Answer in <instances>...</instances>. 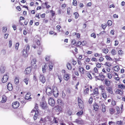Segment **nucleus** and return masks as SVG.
I'll use <instances>...</instances> for the list:
<instances>
[{
	"label": "nucleus",
	"mask_w": 125,
	"mask_h": 125,
	"mask_svg": "<svg viewBox=\"0 0 125 125\" xmlns=\"http://www.w3.org/2000/svg\"><path fill=\"white\" fill-rule=\"evenodd\" d=\"M39 112L38 111V107L36 105L33 109L31 111V115H33L34 114L33 117V119L34 120H36L38 118L39 115Z\"/></svg>",
	"instance_id": "f257e3e1"
},
{
	"label": "nucleus",
	"mask_w": 125,
	"mask_h": 125,
	"mask_svg": "<svg viewBox=\"0 0 125 125\" xmlns=\"http://www.w3.org/2000/svg\"><path fill=\"white\" fill-rule=\"evenodd\" d=\"M78 106L80 108L83 109L84 107V105L82 101L79 97L78 98Z\"/></svg>",
	"instance_id": "f03ea898"
},
{
	"label": "nucleus",
	"mask_w": 125,
	"mask_h": 125,
	"mask_svg": "<svg viewBox=\"0 0 125 125\" xmlns=\"http://www.w3.org/2000/svg\"><path fill=\"white\" fill-rule=\"evenodd\" d=\"M48 99L49 104L51 106H53L55 104V102L54 100L52 98H50Z\"/></svg>",
	"instance_id": "7ed1b4c3"
},
{
	"label": "nucleus",
	"mask_w": 125,
	"mask_h": 125,
	"mask_svg": "<svg viewBox=\"0 0 125 125\" xmlns=\"http://www.w3.org/2000/svg\"><path fill=\"white\" fill-rule=\"evenodd\" d=\"M46 92L47 94L48 95H51L52 93V90L51 87L48 86L46 88Z\"/></svg>",
	"instance_id": "20e7f679"
},
{
	"label": "nucleus",
	"mask_w": 125,
	"mask_h": 125,
	"mask_svg": "<svg viewBox=\"0 0 125 125\" xmlns=\"http://www.w3.org/2000/svg\"><path fill=\"white\" fill-rule=\"evenodd\" d=\"M99 75V76L100 77V78H98V76H95V78L96 79H97V80L103 81L104 79L105 78L104 75H103L102 72H101V73H100Z\"/></svg>",
	"instance_id": "39448f33"
},
{
	"label": "nucleus",
	"mask_w": 125,
	"mask_h": 125,
	"mask_svg": "<svg viewBox=\"0 0 125 125\" xmlns=\"http://www.w3.org/2000/svg\"><path fill=\"white\" fill-rule=\"evenodd\" d=\"M41 106L42 109H45L47 108V104L45 101H43L41 103Z\"/></svg>",
	"instance_id": "423d86ee"
},
{
	"label": "nucleus",
	"mask_w": 125,
	"mask_h": 125,
	"mask_svg": "<svg viewBox=\"0 0 125 125\" xmlns=\"http://www.w3.org/2000/svg\"><path fill=\"white\" fill-rule=\"evenodd\" d=\"M19 105V103L17 101L13 103L12 104V107L14 109L17 108L18 107Z\"/></svg>",
	"instance_id": "0eeeda50"
},
{
	"label": "nucleus",
	"mask_w": 125,
	"mask_h": 125,
	"mask_svg": "<svg viewBox=\"0 0 125 125\" xmlns=\"http://www.w3.org/2000/svg\"><path fill=\"white\" fill-rule=\"evenodd\" d=\"M52 93L55 97H57L59 93L58 92L56 88L55 89H53Z\"/></svg>",
	"instance_id": "6e6552de"
},
{
	"label": "nucleus",
	"mask_w": 125,
	"mask_h": 125,
	"mask_svg": "<svg viewBox=\"0 0 125 125\" xmlns=\"http://www.w3.org/2000/svg\"><path fill=\"white\" fill-rule=\"evenodd\" d=\"M8 77V76L7 74L4 75L2 79V82L3 83H6L7 81Z\"/></svg>",
	"instance_id": "1a4fd4ad"
},
{
	"label": "nucleus",
	"mask_w": 125,
	"mask_h": 125,
	"mask_svg": "<svg viewBox=\"0 0 125 125\" xmlns=\"http://www.w3.org/2000/svg\"><path fill=\"white\" fill-rule=\"evenodd\" d=\"M40 81L41 82L43 83H44L46 81L45 78L44 76L41 74H40Z\"/></svg>",
	"instance_id": "9d476101"
},
{
	"label": "nucleus",
	"mask_w": 125,
	"mask_h": 125,
	"mask_svg": "<svg viewBox=\"0 0 125 125\" xmlns=\"http://www.w3.org/2000/svg\"><path fill=\"white\" fill-rule=\"evenodd\" d=\"M31 67H28L26 68L25 71V74H30L31 71Z\"/></svg>",
	"instance_id": "9b49d317"
},
{
	"label": "nucleus",
	"mask_w": 125,
	"mask_h": 125,
	"mask_svg": "<svg viewBox=\"0 0 125 125\" xmlns=\"http://www.w3.org/2000/svg\"><path fill=\"white\" fill-rule=\"evenodd\" d=\"M99 92L98 91V89L97 88H95L93 91V93L91 95H94V96H97L98 95Z\"/></svg>",
	"instance_id": "f8f14e48"
},
{
	"label": "nucleus",
	"mask_w": 125,
	"mask_h": 125,
	"mask_svg": "<svg viewBox=\"0 0 125 125\" xmlns=\"http://www.w3.org/2000/svg\"><path fill=\"white\" fill-rule=\"evenodd\" d=\"M70 78L69 75L68 74L65 73L64 75L63 78L66 81H67Z\"/></svg>",
	"instance_id": "ddd939ff"
},
{
	"label": "nucleus",
	"mask_w": 125,
	"mask_h": 125,
	"mask_svg": "<svg viewBox=\"0 0 125 125\" xmlns=\"http://www.w3.org/2000/svg\"><path fill=\"white\" fill-rule=\"evenodd\" d=\"M94 110L95 111L97 110L99 108V106L96 103H94L93 105Z\"/></svg>",
	"instance_id": "4468645a"
},
{
	"label": "nucleus",
	"mask_w": 125,
	"mask_h": 125,
	"mask_svg": "<svg viewBox=\"0 0 125 125\" xmlns=\"http://www.w3.org/2000/svg\"><path fill=\"white\" fill-rule=\"evenodd\" d=\"M22 55L24 57H27L28 55L27 51H26L25 49L23 50L22 51Z\"/></svg>",
	"instance_id": "2eb2a0df"
},
{
	"label": "nucleus",
	"mask_w": 125,
	"mask_h": 125,
	"mask_svg": "<svg viewBox=\"0 0 125 125\" xmlns=\"http://www.w3.org/2000/svg\"><path fill=\"white\" fill-rule=\"evenodd\" d=\"M123 91L121 89H117L115 91V93L117 94L122 95L123 94Z\"/></svg>",
	"instance_id": "dca6fc26"
},
{
	"label": "nucleus",
	"mask_w": 125,
	"mask_h": 125,
	"mask_svg": "<svg viewBox=\"0 0 125 125\" xmlns=\"http://www.w3.org/2000/svg\"><path fill=\"white\" fill-rule=\"evenodd\" d=\"M30 93L29 92H28L25 96V99L28 100L29 99H31V97H30Z\"/></svg>",
	"instance_id": "f3484780"
},
{
	"label": "nucleus",
	"mask_w": 125,
	"mask_h": 125,
	"mask_svg": "<svg viewBox=\"0 0 125 125\" xmlns=\"http://www.w3.org/2000/svg\"><path fill=\"white\" fill-rule=\"evenodd\" d=\"M7 88L9 91H11L12 90V87L11 83H9L7 85Z\"/></svg>",
	"instance_id": "a211bd4d"
},
{
	"label": "nucleus",
	"mask_w": 125,
	"mask_h": 125,
	"mask_svg": "<svg viewBox=\"0 0 125 125\" xmlns=\"http://www.w3.org/2000/svg\"><path fill=\"white\" fill-rule=\"evenodd\" d=\"M83 113V110L81 111L78 112L76 113V115L79 117H81Z\"/></svg>",
	"instance_id": "6ab92c4d"
},
{
	"label": "nucleus",
	"mask_w": 125,
	"mask_h": 125,
	"mask_svg": "<svg viewBox=\"0 0 125 125\" xmlns=\"http://www.w3.org/2000/svg\"><path fill=\"white\" fill-rule=\"evenodd\" d=\"M36 59H33L31 62V64L32 65L35 66H36Z\"/></svg>",
	"instance_id": "aec40b11"
},
{
	"label": "nucleus",
	"mask_w": 125,
	"mask_h": 125,
	"mask_svg": "<svg viewBox=\"0 0 125 125\" xmlns=\"http://www.w3.org/2000/svg\"><path fill=\"white\" fill-rule=\"evenodd\" d=\"M106 90L110 94H112L113 93V92L112 90V89L111 87H108L106 88Z\"/></svg>",
	"instance_id": "412c9836"
},
{
	"label": "nucleus",
	"mask_w": 125,
	"mask_h": 125,
	"mask_svg": "<svg viewBox=\"0 0 125 125\" xmlns=\"http://www.w3.org/2000/svg\"><path fill=\"white\" fill-rule=\"evenodd\" d=\"M79 70L80 71L82 74H84V71H85L82 67H79Z\"/></svg>",
	"instance_id": "4be33fe9"
},
{
	"label": "nucleus",
	"mask_w": 125,
	"mask_h": 125,
	"mask_svg": "<svg viewBox=\"0 0 125 125\" xmlns=\"http://www.w3.org/2000/svg\"><path fill=\"white\" fill-rule=\"evenodd\" d=\"M7 100L6 97L5 95H3L2 96V100L1 102L2 103L5 102Z\"/></svg>",
	"instance_id": "5701e85b"
},
{
	"label": "nucleus",
	"mask_w": 125,
	"mask_h": 125,
	"mask_svg": "<svg viewBox=\"0 0 125 125\" xmlns=\"http://www.w3.org/2000/svg\"><path fill=\"white\" fill-rule=\"evenodd\" d=\"M59 119L58 118L54 117L53 120V123L57 124L58 123Z\"/></svg>",
	"instance_id": "b1692460"
},
{
	"label": "nucleus",
	"mask_w": 125,
	"mask_h": 125,
	"mask_svg": "<svg viewBox=\"0 0 125 125\" xmlns=\"http://www.w3.org/2000/svg\"><path fill=\"white\" fill-rule=\"evenodd\" d=\"M118 88L121 89H124L125 88V86L123 84H119L118 85Z\"/></svg>",
	"instance_id": "393cba45"
},
{
	"label": "nucleus",
	"mask_w": 125,
	"mask_h": 125,
	"mask_svg": "<svg viewBox=\"0 0 125 125\" xmlns=\"http://www.w3.org/2000/svg\"><path fill=\"white\" fill-rule=\"evenodd\" d=\"M113 69L116 71H118L120 69L119 66L117 65H116L114 67Z\"/></svg>",
	"instance_id": "a878e982"
},
{
	"label": "nucleus",
	"mask_w": 125,
	"mask_h": 125,
	"mask_svg": "<svg viewBox=\"0 0 125 125\" xmlns=\"http://www.w3.org/2000/svg\"><path fill=\"white\" fill-rule=\"evenodd\" d=\"M105 83L107 86H109L110 84V82L107 79H106L105 81Z\"/></svg>",
	"instance_id": "bb28decb"
},
{
	"label": "nucleus",
	"mask_w": 125,
	"mask_h": 125,
	"mask_svg": "<svg viewBox=\"0 0 125 125\" xmlns=\"http://www.w3.org/2000/svg\"><path fill=\"white\" fill-rule=\"evenodd\" d=\"M67 67L69 70H71L72 69V66L71 64L69 63H68L67 64Z\"/></svg>",
	"instance_id": "cd10ccee"
},
{
	"label": "nucleus",
	"mask_w": 125,
	"mask_h": 125,
	"mask_svg": "<svg viewBox=\"0 0 125 125\" xmlns=\"http://www.w3.org/2000/svg\"><path fill=\"white\" fill-rule=\"evenodd\" d=\"M101 105L102 108V112L103 113H104L105 112L106 110L105 106L104 104H102Z\"/></svg>",
	"instance_id": "c85d7f7f"
},
{
	"label": "nucleus",
	"mask_w": 125,
	"mask_h": 125,
	"mask_svg": "<svg viewBox=\"0 0 125 125\" xmlns=\"http://www.w3.org/2000/svg\"><path fill=\"white\" fill-rule=\"evenodd\" d=\"M15 83L16 84H17L19 83V77H16L14 79Z\"/></svg>",
	"instance_id": "c756f323"
},
{
	"label": "nucleus",
	"mask_w": 125,
	"mask_h": 125,
	"mask_svg": "<svg viewBox=\"0 0 125 125\" xmlns=\"http://www.w3.org/2000/svg\"><path fill=\"white\" fill-rule=\"evenodd\" d=\"M110 113L111 114H114L115 113L114 109L113 108H110L109 109Z\"/></svg>",
	"instance_id": "7c9ffc66"
},
{
	"label": "nucleus",
	"mask_w": 125,
	"mask_h": 125,
	"mask_svg": "<svg viewBox=\"0 0 125 125\" xmlns=\"http://www.w3.org/2000/svg\"><path fill=\"white\" fill-rule=\"evenodd\" d=\"M101 95L102 97L104 99H106L107 98V95L106 93H101Z\"/></svg>",
	"instance_id": "2f4dec72"
},
{
	"label": "nucleus",
	"mask_w": 125,
	"mask_h": 125,
	"mask_svg": "<svg viewBox=\"0 0 125 125\" xmlns=\"http://www.w3.org/2000/svg\"><path fill=\"white\" fill-rule=\"evenodd\" d=\"M5 67H0V70L1 73H3L5 72Z\"/></svg>",
	"instance_id": "473e14b6"
},
{
	"label": "nucleus",
	"mask_w": 125,
	"mask_h": 125,
	"mask_svg": "<svg viewBox=\"0 0 125 125\" xmlns=\"http://www.w3.org/2000/svg\"><path fill=\"white\" fill-rule=\"evenodd\" d=\"M67 113L70 115H71L72 114V109L71 108H69L68 110Z\"/></svg>",
	"instance_id": "72a5a7b5"
},
{
	"label": "nucleus",
	"mask_w": 125,
	"mask_h": 125,
	"mask_svg": "<svg viewBox=\"0 0 125 125\" xmlns=\"http://www.w3.org/2000/svg\"><path fill=\"white\" fill-rule=\"evenodd\" d=\"M57 103L58 104L60 105H62V102L61 100L58 99L57 101Z\"/></svg>",
	"instance_id": "f704fd0d"
},
{
	"label": "nucleus",
	"mask_w": 125,
	"mask_h": 125,
	"mask_svg": "<svg viewBox=\"0 0 125 125\" xmlns=\"http://www.w3.org/2000/svg\"><path fill=\"white\" fill-rule=\"evenodd\" d=\"M29 79L27 78H25L23 80V81L25 83L26 85H27Z\"/></svg>",
	"instance_id": "c9c22d12"
},
{
	"label": "nucleus",
	"mask_w": 125,
	"mask_h": 125,
	"mask_svg": "<svg viewBox=\"0 0 125 125\" xmlns=\"http://www.w3.org/2000/svg\"><path fill=\"white\" fill-rule=\"evenodd\" d=\"M104 65H106L109 67H110L112 66V64L109 62H106Z\"/></svg>",
	"instance_id": "e433bc0d"
},
{
	"label": "nucleus",
	"mask_w": 125,
	"mask_h": 125,
	"mask_svg": "<svg viewBox=\"0 0 125 125\" xmlns=\"http://www.w3.org/2000/svg\"><path fill=\"white\" fill-rule=\"evenodd\" d=\"M89 89L88 88H87L86 89L84 90V94H88V93L89 91Z\"/></svg>",
	"instance_id": "4c0bfd02"
},
{
	"label": "nucleus",
	"mask_w": 125,
	"mask_h": 125,
	"mask_svg": "<svg viewBox=\"0 0 125 125\" xmlns=\"http://www.w3.org/2000/svg\"><path fill=\"white\" fill-rule=\"evenodd\" d=\"M116 51L115 50L113 49L112 50L111 53L113 55H114L116 54Z\"/></svg>",
	"instance_id": "58836bf2"
},
{
	"label": "nucleus",
	"mask_w": 125,
	"mask_h": 125,
	"mask_svg": "<svg viewBox=\"0 0 125 125\" xmlns=\"http://www.w3.org/2000/svg\"><path fill=\"white\" fill-rule=\"evenodd\" d=\"M82 120L81 119H76L75 122L78 124H80L81 123Z\"/></svg>",
	"instance_id": "ea45409f"
},
{
	"label": "nucleus",
	"mask_w": 125,
	"mask_h": 125,
	"mask_svg": "<svg viewBox=\"0 0 125 125\" xmlns=\"http://www.w3.org/2000/svg\"><path fill=\"white\" fill-rule=\"evenodd\" d=\"M19 43L18 42L15 45V49L16 50H18L19 46Z\"/></svg>",
	"instance_id": "a19ab883"
},
{
	"label": "nucleus",
	"mask_w": 125,
	"mask_h": 125,
	"mask_svg": "<svg viewBox=\"0 0 125 125\" xmlns=\"http://www.w3.org/2000/svg\"><path fill=\"white\" fill-rule=\"evenodd\" d=\"M47 66L45 65H44L43 66H42V70L43 73H45L46 72V66Z\"/></svg>",
	"instance_id": "79ce46f5"
},
{
	"label": "nucleus",
	"mask_w": 125,
	"mask_h": 125,
	"mask_svg": "<svg viewBox=\"0 0 125 125\" xmlns=\"http://www.w3.org/2000/svg\"><path fill=\"white\" fill-rule=\"evenodd\" d=\"M74 14L75 15V18H77L79 16V15L78 13L77 12L74 13Z\"/></svg>",
	"instance_id": "37998d69"
},
{
	"label": "nucleus",
	"mask_w": 125,
	"mask_h": 125,
	"mask_svg": "<svg viewBox=\"0 0 125 125\" xmlns=\"http://www.w3.org/2000/svg\"><path fill=\"white\" fill-rule=\"evenodd\" d=\"M103 51V52L105 53H107L108 52V50L107 49H104Z\"/></svg>",
	"instance_id": "c03bdc74"
},
{
	"label": "nucleus",
	"mask_w": 125,
	"mask_h": 125,
	"mask_svg": "<svg viewBox=\"0 0 125 125\" xmlns=\"http://www.w3.org/2000/svg\"><path fill=\"white\" fill-rule=\"evenodd\" d=\"M107 24L109 26H111L112 24V22L110 20H108L107 21Z\"/></svg>",
	"instance_id": "a18cd8bd"
},
{
	"label": "nucleus",
	"mask_w": 125,
	"mask_h": 125,
	"mask_svg": "<svg viewBox=\"0 0 125 125\" xmlns=\"http://www.w3.org/2000/svg\"><path fill=\"white\" fill-rule=\"evenodd\" d=\"M107 25L106 24H103L102 25V27L104 30L106 27Z\"/></svg>",
	"instance_id": "49530a36"
},
{
	"label": "nucleus",
	"mask_w": 125,
	"mask_h": 125,
	"mask_svg": "<svg viewBox=\"0 0 125 125\" xmlns=\"http://www.w3.org/2000/svg\"><path fill=\"white\" fill-rule=\"evenodd\" d=\"M118 54L120 55H121L123 54V51L121 50H119L118 51Z\"/></svg>",
	"instance_id": "de8ad7c7"
},
{
	"label": "nucleus",
	"mask_w": 125,
	"mask_h": 125,
	"mask_svg": "<svg viewBox=\"0 0 125 125\" xmlns=\"http://www.w3.org/2000/svg\"><path fill=\"white\" fill-rule=\"evenodd\" d=\"M95 73H97V74L98 73V70L97 68L95 67L94 70Z\"/></svg>",
	"instance_id": "09e8293b"
},
{
	"label": "nucleus",
	"mask_w": 125,
	"mask_h": 125,
	"mask_svg": "<svg viewBox=\"0 0 125 125\" xmlns=\"http://www.w3.org/2000/svg\"><path fill=\"white\" fill-rule=\"evenodd\" d=\"M93 102V98L92 97H90V98L89 100V102L90 104H91Z\"/></svg>",
	"instance_id": "8fccbe9b"
},
{
	"label": "nucleus",
	"mask_w": 125,
	"mask_h": 125,
	"mask_svg": "<svg viewBox=\"0 0 125 125\" xmlns=\"http://www.w3.org/2000/svg\"><path fill=\"white\" fill-rule=\"evenodd\" d=\"M7 28L6 27H3V30L2 31L3 32H5L7 31Z\"/></svg>",
	"instance_id": "3c124183"
},
{
	"label": "nucleus",
	"mask_w": 125,
	"mask_h": 125,
	"mask_svg": "<svg viewBox=\"0 0 125 125\" xmlns=\"http://www.w3.org/2000/svg\"><path fill=\"white\" fill-rule=\"evenodd\" d=\"M50 12L51 13L52 16H53L55 15V13L53 10H51L50 11Z\"/></svg>",
	"instance_id": "603ef678"
},
{
	"label": "nucleus",
	"mask_w": 125,
	"mask_h": 125,
	"mask_svg": "<svg viewBox=\"0 0 125 125\" xmlns=\"http://www.w3.org/2000/svg\"><path fill=\"white\" fill-rule=\"evenodd\" d=\"M91 36L93 37L94 38H95L96 37V35L94 33H93L91 34Z\"/></svg>",
	"instance_id": "864d4df0"
},
{
	"label": "nucleus",
	"mask_w": 125,
	"mask_h": 125,
	"mask_svg": "<svg viewBox=\"0 0 125 125\" xmlns=\"http://www.w3.org/2000/svg\"><path fill=\"white\" fill-rule=\"evenodd\" d=\"M73 4L74 5L76 6L77 4V2L76 0H73Z\"/></svg>",
	"instance_id": "5fc2aeb1"
},
{
	"label": "nucleus",
	"mask_w": 125,
	"mask_h": 125,
	"mask_svg": "<svg viewBox=\"0 0 125 125\" xmlns=\"http://www.w3.org/2000/svg\"><path fill=\"white\" fill-rule=\"evenodd\" d=\"M71 10V9L70 8H68L67 9V13L68 14H70V12Z\"/></svg>",
	"instance_id": "6e6d98bb"
},
{
	"label": "nucleus",
	"mask_w": 125,
	"mask_h": 125,
	"mask_svg": "<svg viewBox=\"0 0 125 125\" xmlns=\"http://www.w3.org/2000/svg\"><path fill=\"white\" fill-rule=\"evenodd\" d=\"M107 75L108 78L109 79H111V78L112 77V75L110 73H108V74Z\"/></svg>",
	"instance_id": "4d7b16f0"
},
{
	"label": "nucleus",
	"mask_w": 125,
	"mask_h": 125,
	"mask_svg": "<svg viewBox=\"0 0 125 125\" xmlns=\"http://www.w3.org/2000/svg\"><path fill=\"white\" fill-rule=\"evenodd\" d=\"M76 43V41L75 40H74L72 41V43L73 45H74Z\"/></svg>",
	"instance_id": "13d9d810"
},
{
	"label": "nucleus",
	"mask_w": 125,
	"mask_h": 125,
	"mask_svg": "<svg viewBox=\"0 0 125 125\" xmlns=\"http://www.w3.org/2000/svg\"><path fill=\"white\" fill-rule=\"evenodd\" d=\"M50 58V56H47L45 57V60L47 61H48L49 60Z\"/></svg>",
	"instance_id": "bf43d9fd"
},
{
	"label": "nucleus",
	"mask_w": 125,
	"mask_h": 125,
	"mask_svg": "<svg viewBox=\"0 0 125 125\" xmlns=\"http://www.w3.org/2000/svg\"><path fill=\"white\" fill-rule=\"evenodd\" d=\"M12 45V42L11 40H10L9 41V47H11V46Z\"/></svg>",
	"instance_id": "052dcab7"
},
{
	"label": "nucleus",
	"mask_w": 125,
	"mask_h": 125,
	"mask_svg": "<svg viewBox=\"0 0 125 125\" xmlns=\"http://www.w3.org/2000/svg\"><path fill=\"white\" fill-rule=\"evenodd\" d=\"M30 48V46L29 45L27 46L26 47V49H25L26 51L27 52L29 51V49Z\"/></svg>",
	"instance_id": "680f3d73"
},
{
	"label": "nucleus",
	"mask_w": 125,
	"mask_h": 125,
	"mask_svg": "<svg viewBox=\"0 0 125 125\" xmlns=\"http://www.w3.org/2000/svg\"><path fill=\"white\" fill-rule=\"evenodd\" d=\"M53 66L52 65H49V70L50 71H51L53 69Z\"/></svg>",
	"instance_id": "e2e57ef3"
},
{
	"label": "nucleus",
	"mask_w": 125,
	"mask_h": 125,
	"mask_svg": "<svg viewBox=\"0 0 125 125\" xmlns=\"http://www.w3.org/2000/svg\"><path fill=\"white\" fill-rule=\"evenodd\" d=\"M101 64L98 63L97 64L96 67L98 68H100L101 67Z\"/></svg>",
	"instance_id": "0e129e2a"
},
{
	"label": "nucleus",
	"mask_w": 125,
	"mask_h": 125,
	"mask_svg": "<svg viewBox=\"0 0 125 125\" xmlns=\"http://www.w3.org/2000/svg\"><path fill=\"white\" fill-rule=\"evenodd\" d=\"M87 76L90 79H92V78L91 75L90 73H88L87 74Z\"/></svg>",
	"instance_id": "69168bd1"
},
{
	"label": "nucleus",
	"mask_w": 125,
	"mask_h": 125,
	"mask_svg": "<svg viewBox=\"0 0 125 125\" xmlns=\"http://www.w3.org/2000/svg\"><path fill=\"white\" fill-rule=\"evenodd\" d=\"M1 52L3 53V55L5 54L6 53L5 50L4 49H3L1 51Z\"/></svg>",
	"instance_id": "338daca9"
},
{
	"label": "nucleus",
	"mask_w": 125,
	"mask_h": 125,
	"mask_svg": "<svg viewBox=\"0 0 125 125\" xmlns=\"http://www.w3.org/2000/svg\"><path fill=\"white\" fill-rule=\"evenodd\" d=\"M8 34H5L4 35V37L5 39H7L8 38Z\"/></svg>",
	"instance_id": "774afa93"
}]
</instances>
